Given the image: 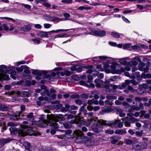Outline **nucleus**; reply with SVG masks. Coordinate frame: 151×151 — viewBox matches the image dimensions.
I'll return each mask as SVG.
<instances>
[{
	"label": "nucleus",
	"mask_w": 151,
	"mask_h": 151,
	"mask_svg": "<svg viewBox=\"0 0 151 151\" xmlns=\"http://www.w3.org/2000/svg\"><path fill=\"white\" fill-rule=\"evenodd\" d=\"M46 118L47 120L45 119L44 117L41 116L39 118L40 120L38 121H37L35 123L37 126L41 127H45L49 125L52 126V127L54 129L58 128V124L55 122L58 121L56 116L55 115H47Z\"/></svg>",
	"instance_id": "f257e3e1"
},
{
	"label": "nucleus",
	"mask_w": 151,
	"mask_h": 151,
	"mask_svg": "<svg viewBox=\"0 0 151 151\" xmlns=\"http://www.w3.org/2000/svg\"><path fill=\"white\" fill-rule=\"evenodd\" d=\"M90 59H91V60L89 61L92 63L98 64L102 63L101 60L105 61L107 60V61L103 62L104 66H109L108 65L109 63H112L113 65H117V63L114 62V61L116 60V59L110 58L106 56H96L90 58Z\"/></svg>",
	"instance_id": "f03ea898"
},
{
	"label": "nucleus",
	"mask_w": 151,
	"mask_h": 151,
	"mask_svg": "<svg viewBox=\"0 0 151 151\" xmlns=\"http://www.w3.org/2000/svg\"><path fill=\"white\" fill-rule=\"evenodd\" d=\"M22 129L21 130L18 129L14 127H11L9 128L11 134H15L18 133L19 136L24 137L29 133L30 130L28 128L29 127L26 125H23L22 127Z\"/></svg>",
	"instance_id": "7ed1b4c3"
},
{
	"label": "nucleus",
	"mask_w": 151,
	"mask_h": 151,
	"mask_svg": "<svg viewBox=\"0 0 151 151\" xmlns=\"http://www.w3.org/2000/svg\"><path fill=\"white\" fill-rule=\"evenodd\" d=\"M32 73L33 75H36L39 76H40L42 74H43L44 75V78L46 79L45 81L49 82L52 81L53 79V78L55 76V72H52L49 74L46 70L40 71L35 70L32 71Z\"/></svg>",
	"instance_id": "20e7f679"
},
{
	"label": "nucleus",
	"mask_w": 151,
	"mask_h": 151,
	"mask_svg": "<svg viewBox=\"0 0 151 151\" xmlns=\"http://www.w3.org/2000/svg\"><path fill=\"white\" fill-rule=\"evenodd\" d=\"M80 30H87V32L85 33L86 34L96 36L102 37L105 36L106 34V32L104 30H99L97 31L93 28H89L87 29L86 28H80Z\"/></svg>",
	"instance_id": "39448f33"
},
{
	"label": "nucleus",
	"mask_w": 151,
	"mask_h": 151,
	"mask_svg": "<svg viewBox=\"0 0 151 151\" xmlns=\"http://www.w3.org/2000/svg\"><path fill=\"white\" fill-rule=\"evenodd\" d=\"M119 121V120H114L111 121H105L101 120L100 123H103L104 125L108 126L112 128H117L118 122Z\"/></svg>",
	"instance_id": "423d86ee"
},
{
	"label": "nucleus",
	"mask_w": 151,
	"mask_h": 151,
	"mask_svg": "<svg viewBox=\"0 0 151 151\" xmlns=\"http://www.w3.org/2000/svg\"><path fill=\"white\" fill-rule=\"evenodd\" d=\"M96 67V68L99 71H105L107 73H116V71L117 70H115L116 67Z\"/></svg>",
	"instance_id": "0eeeda50"
},
{
	"label": "nucleus",
	"mask_w": 151,
	"mask_h": 151,
	"mask_svg": "<svg viewBox=\"0 0 151 151\" xmlns=\"http://www.w3.org/2000/svg\"><path fill=\"white\" fill-rule=\"evenodd\" d=\"M100 120L96 124H94L92 126L91 128L94 132H102V125H104L103 123H100Z\"/></svg>",
	"instance_id": "6e6552de"
},
{
	"label": "nucleus",
	"mask_w": 151,
	"mask_h": 151,
	"mask_svg": "<svg viewBox=\"0 0 151 151\" xmlns=\"http://www.w3.org/2000/svg\"><path fill=\"white\" fill-rule=\"evenodd\" d=\"M0 72L8 73L10 74L11 75L12 74H16V72L15 71L13 70L12 69H7V67H0Z\"/></svg>",
	"instance_id": "1a4fd4ad"
},
{
	"label": "nucleus",
	"mask_w": 151,
	"mask_h": 151,
	"mask_svg": "<svg viewBox=\"0 0 151 151\" xmlns=\"http://www.w3.org/2000/svg\"><path fill=\"white\" fill-rule=\"evenodd\" d=\"M91 68L87 71V73L91 74L93 72L96 71V73L98 77L100 79H102L104 77V75L103 73H99L97 71H96L95 69L93 68V67H90Z\"/></svg>",
	"instance_id": "9d476101"
},
{
	"label": "nucleus",
	"mask_w": 151,
	"mask_h": 151,
	"mask_svg": "<svg viewBox=\"0 0 151 151\" xmlns=\"http://www.w3.org/2000/svg\"><path fill=\"white\" fill-rule=\"evenodd\" d=\"M81 113H79L78 116H76L75 120H71L70 122L71 124H73L74 123L78 124L81 122L82 121L81 119L83 117L82 116H81Z\"/></svg>",
	"instance_id": "9b49d317"
},
{
	"label": "nucleus",
	"mask_w": 151,
	"mask_h": 151,
	"mask_svg": "<svg viewBox=\"0 0 151 151\" xmlns=\"http://www.w3.org/2000/svg\"><path fill=\"white\" fill-rule=\"evenodd\" d=\"M17 94L22 97H28L30 96V94L29 91H17L16 92Z\"/></svg>",
	"instance_id": "f8f14e48"
},
{
	"label": "nucleus",
	"mask_w": 151,
	"mask_h": 151,
	"mask_svg": "<svg viewBox=\"0 0 151 151\" xmlns=\"http://www.w3.org/2000/svg\"><path fill=\"white\" fill-rule=\"evenodd\" d=\"M23 114H24V116H23L26 117V118H24L25 119L29 120H32L34 119L35 116H34L33 113L32 112H30L27 114L25 113H24Z\"/></svg>",
	"instance_id": "ddd939ff"
},
{
	"label": "nucleus",
	"mask_w": 151,
	"mask_h": 151,
	"mask_svg": "<svg viewBox=\"0 0 151 151\" xmlns=\"http://www.w3.org/2000/svg\"><path fill=\"white\" fill-rule=\"evenodd\" d=\"M56 65L58 66H65V65H72V66H80L81 65L76 64H71L70 63H63V62H58L56 63Z\"/></svg>",
	"instance_id": "4468645a"
},
{
	"label": "nucleus",
	"mask_w": 151,
	"mask_h": 151,
	"mask_svg": "<svg viewBox=\"0 0 151 151\" xmlns=\"http://www.w3.org/2000/svg\"><path fill=\"white\" fill-rule=\"evenodd\" d=\"M50 32L40 31L38 32L37 33L36 35L37 36L41 37H48L49 36V35H50Z\"/></svg>",
	"instance_id": "2eb2a0df"
},
{
	"label": "nucleus",
	"mask_w": 151,
	"mask_h": 151,
	"mask_svg": "<svg viewBox=\"0 0 151 151\" xmlns=\"http://www.w3.org/2000/svg\"><path fill=\"white\" fill-rule=\"evenodd\" d=\"M73 133L75 134L77 139H81L83 138V134L81 131L78 130H76L73 132Z\"/></svg>",
	"instance_id": "dca6fc26"
},
{
	"label": "nucleus",
	"mask_w": 151,
	"mask_h": 151,
	"mask_svg": "<svg viewBox=\"0 0 151 151\" xmlns=\"http://www.w3.org/2000/svg\"><path fill=\"white\" fill-rule=\"evenodd\" d=\"M122 121L125 124V125L127 127H130V124L131 122L129 118L124 117L122 119Z\"/></svg>",
	"instance_id": "f3484780"
},
{
	"label": "nucleus",
	"mask_w": 151,
	"mask_h": 151,
	"mask_svg": "<svg viewBox=\"0 0 151 151\" xmlns=\"http://www.w3.org/2000/svg\"><path fill=\"white\" fill-rule=\"evenodd\" d=\"M94 82L95 83L96 86L99 88L101 87L104 83L102 80L98 78L95 79Z\"/></svg>",
	"instance_id": "a211bd4d"
},
{
	"label": "nucleus",
	"mask_w": 151,
	"mask_h": 151,
	"mask_svg": "<svg viewBox=\"0 0 151 151\" xmlns=\"http://www.w3.org/2000/svg\"><path fill=\"white\" fill-rule=\"evenodd\" d=\"M55 73V75L60 74L62 76H63L64 75H65L66 76H69L72 73L70 72L65 70L64 71L56 72V73Z\"/></svg>",
	"instance_id": "6ab92c4d"
},
{
	"label": "nucleus",
	"mask_w": 151,
	"mask_h": 151,
	"mask_svg": "<svg viewBox=\"0 0 151 151\" xmlns=\"http://www.w3.org/2000/svg\"><path fill=\"white\" fill-rule=\"evenodd\" d=\"M78 83L79 84L81 85H83L88 87L94 88L95 87V85L94 83H90V85H89L83 80L80 81Z\"/></svg>",
	"instance_id": "aec40b11"
},
{
	"label": "nucleus",
	"mask_w": 151,
	"mask_h": 151,
	"mask_svg": "<svg viewBox=\"0 0 151 151\" xmlns=\"http://www.w3.org/2000/svg\"><path fill=\"white\" fill-rule=\"evenodd\" d=\"M24 116V114H21L20 112H17L16 114H12L13 116L14 117V118H13V120L17 121L18 120L19 117L20 116L22 117Z\"/></svg>",
	"instance_id": "412c9836"
},
{
	"label": "nucleus",
	"mask_w": 151,
	"mask_h": 151,
	"mask_svg": "<svg viewBox=\"0 0 151 151\" xmlns=\"http://www.w3.org/2000/svg\"><path fill=\"white\" fill-rule=\"evenodd\" d=\"M134 60H136L137 61L134 60H132L131 63L134 65H136L138 64V63L141 62V60L140 58L138 56H136L133 59Z\"/></svg>",
	"instance_id": "4be33fe9"
},
{
	"label": "nucleus",
	"mask_w": 151,
	"mask_h": 151,
	"mask_svg": "<svg viewBox=\"0 0 151 151\" xmlns=\"http://www.w3.org/2000/svg\"><path fill=\"white\" fill-rule=\"evenodd\" d=\"M88 115L89 116L93 117L88 120V122L89 124L94 121L95 122L98 119L97 117L94 118V114L92 112H89L88 114Z\"/></svg>",
	"instance_id": "5701e85b"
},
{
	"label": "nucleus",
	"mask_w": 151,
	"mask_h": 151,
	"mask_svg": "<svg viewBox=\"0 0 151 151\" xmlns=\"http://www.w3.org/2000/svg\"><path fill=\"white\" fill-rule=\"evenodd\" d=\"M130 70L131 68L130 67H125L124 68L123 67H121L120 68V69H117V70H116V73L120 74L122 72H124L125 70L129 71Z\"/></svg>",
	"instance_id": "b1692460"
},
{
	"label": "nucleus",
	"mask_w": 151,
	"mask_h": 151,
	"mask_svg": "<svg viewBox=\"0 0 151 151\" xmlns=\"http://www.w3.org/2000/svg\"><path fill=\"white\" fill-rule=\"evenodd\" d=\"M21 30L25 32L29 31L31 30V25L30 24L24 25L23 27H21Z\"/></svg>",
	"instance_id": "393cba45"
},
{
	"label": "nucleus",
	"mask_w": 151,
	"mask_h": 151,
	"mask_svg": "<svg viewBox=\"0 0 151 151\" xmlns=\"http://www.w3.org/2000/svg\"><path fill=\"white\" fill-rule=\"evenodd\" d=\"M129 58V57H126L125 58L121 59H116V60H120V63L122 65H128L129 63L128 62L126 61V60H128V58Z\"/></svg>",
	"instance_id": "a878e982"
},
{
	"label": "nucleus",
	"mask_w": 151,
	"mask_h": 151,
	"mask_svg": "<svg viewBox=\"0 0 151 151\" xmlns=\"http://www.w3.org/2000/svg\"><path fill=\"white\" fill-rule=\"evenodd\" d=\"M85 143L87 146H91L94 144V141L93 140L88 139L85 140Z\"/></svg>",
	"instance_id": "bb28decb"
},
{
	"label": "nucleus",
	"mask_w": 151,
	"mask_h": 151,
	"mask_svg": "<svg viewBox=\"0 0 151 151\" xmlns=\"http://www.w3.org/2000/svg\"><path fill=\"white\" fill-rule=\"evenodd\" d=\"M1 73L0 74V78L5 81H7L9 80L10 78L8 75H5L4 73Z\"/></svg>",
	"instance_id": "cd10ccee"
},
{
	"label": "nucleus",
	"mask_w": 151,
	"mask_h": 151,
	"mask_svg": "<svg viewBox=\"0 0 151 151\" xmlns=\"http://www.w3.org/2000/svg\"><path fill=\"white\" fill-rule=\"evenodd\" d=\"M47 20L48 21L55 22H59L61 20L58 17H51L50 16H48Z\"/></svg>",
	"instance_id": "c85d7f7f"
},
{
	"label": "nucleus",
	"mask_w": 151,
	"mask_h": 151,
	"mask_svg": "<svg viewBox=\"0 0 151 151\" xmlns=\"http://www.w3.org/2000/svg\"><path fill=\"white\" fill-rule=\"evenodd\" d=\"M119 138V137L117 135L111 137L112 139L111 141V143L113 144H116L118 141Z\"/></svg>",
	"instance_id": "c756f323"
},
{
	"label": "nucleus",
	"mask_w": 151,
	"mask_h": 151,
	"mask_svg": "<svg viewBox=\"0 0 151 151\" xmlns=\"http://www.w3.org/2000/svg\"><path fill=\"white\" fill-rule=\"evenodd\" d=\"M115 133L116 134L123 135L127 133V132L125 129H117L115 131Z\"/></svg>",
	"instance_id": "7c9ffc66"
},
{
	"label": "nucleus",
	"mask_w": 151,
	"mask_h": 151,
	"mask_svg": "<svg viewBox=\"0 0 151 151\" xmlns=\"http://www.w3.org/2000/svg\"><path fill=\"white\" fill-rule=\"evenodd\" d=\"M133 149L137 150H141L140 145L139 143H133L132 146Z\"/></svg>",
	"instance_id": "2f4dec72"
},
{
	"label": "nucleus",
	"mask_w": 151,
	"mask_h": 151,
	"mask_svg": "<svg viewBox=\"0 0 151 151\" xmlns=\"http://www.w3.org/2000/svg\"><path fill=\"white\" fill-rule=\"evenodd\" d=\"M146 91V90L145 88L142 87H140L139 86V88L137 90V92L139 95H141L142 94L145 93Z\"/></svg>",
	"instance_id": "473e14b6"
},
{
	"label": "nucleus",
	"mask_w": 151,
	"mask_h": 151,
	"mask_svg": "<svg viewBox=\"0 0 151 151\" xmlns=\"http://www.w3.org/2000/svg\"><path fill=\"white\" fill-rule=\"evenodd\" d=\"M11 140L9 138L3 139L0 141V143L1 145L3 146L5 144L9 143Z\"/></svg>",
	"instance_id": "72a5a7b5"
},
{
	"label": "nucleus",
	"mask_w": 151,
	"mask_h": 151,
	"mask_svg": "<svg viewBox=\"0 0 151 151\" xmlns=\"http://www.w3.org/2000/svg\"><path fill=\"white\" fill-rule=\"evenodd\" d=\"M24 146L27 150L29 151H31L30 148H31V145L30 143L27 142H25L24 143Z\"/></svg>",
	"instance_id": "f704fd0d"
},
{
	"label": "nucleus",
	"mask_w": 151,
	"mask_h": 151,
	"mask_svg": "<svg viewBox=\"0 0 151 151\" xmlns=\"http://www.w3.org/2000/svg\"><path fill=\"white\" fill-rule=\"evenodd\" d=\"M69 30L68 29H57L56 30H52L50 31H49L48 32H50V33H49L50 35H49V36H50L51 35V33H56L60 32H64V31H67Z\"/></svg>",
	"instance_id": "c9c22d12"
},
{
	"label": "nucleus",
	"mask_w": 151,
	"mask_h": 151,
	"mask_svg": "<svg viewBox=\"0 0 151 151\" xmlns=\"http://www.w3.org/2000/svg\"><path fill=\"white\" fill-rule=\"evenodd\" d=\"M131 83V80H127L125 81V83H123L121 86H122L121 88L124 89L126 87V85H129Z\"/></svg>",
	"instance_id": "e433bc0d"
},
{
	"label": "nucleus",
	"mask_w": 151,
	"mask_h": 151,
	"mask_svg": "<svg viewBox=\"0 0 151 151\" xmlns=\"http://www.w3.org/2000/svg\"><path fill=\"white\" fill-rule=\"evenodd\" d=\"M82 67H78L77 68L76 67H71V69L73 71H76L78 72H81Z\"/></svg>",
	"instance_id": "4c0bfd02"
},
{
	"label": "nucleus",
	"mask_w": 151,
	"mask_h": 151,
	"mask_svg": "<svg viewBox=\"0 0 151 151\" xmlns=\"http://www.w3.org/2000/svg\"><path fill=\"white\" fill-rule=\"evenodd\" d=\"M132 45L130 44L126 43L124 45L123 47L124 49L131 50Z\"/></svg>",
	"instance_id": "58836bf2"
},
{
	"label": "nucleus",
	"mask_w": 151,
	"mask_h": 151,
	"mask_svg": "<svg viewBox=\"0 0 151 151\" xmlns=\"http://www.w3.org/2000/svg\"><path fill=\"white\" fill-rule=\"evenodd\" d=\"M139 70L141 71H144L145 73H146L149 70L148 67H138Z\"/></svg>",
	"instance_id": "ea45409f"
},
{
	"label": "nucleus",
	"mask_w": 151,
	"mask_h": 151,
	"mask_svg": "<svg viewBox=\"0 0 151 151\" xmlns=\"http://www.w3.org/2000/svg\"><path fill=\"white\" fill-rule=\"evenodd\" d=\"M9 107L8 106L3 104H1L0 106V110L2 109L4 111H7L9 110Z\"/></svg>",
	"instance_id": "a19ab883"
},
{
	"label": "nucleus",
	"mask_w": 151,
	"mask_h": 151,
	"mask_svg": "<svg viewBox=\"0 0 151 151\" xmlns=\"http://www.w3.org/2000/svg\"><path fill=\"white\" fill-rule=\"evenodd\" d=\"M78 10L82 11L83 10H88L91 9V8L89 6H81L78 8Z\"/></svg>",
	"instance_id": "79ce46f5"
},
{
	"label": "nucleus",
	"mask_w": 151,
	"mask_h": 151,
	"mask_svg": "<svg viewBox=\"0 0 151 151\" xmlns=\"http://www.w3.org/2000/svg\"><path fill=\"white\" fill-rule=\"evenodd\" d=\"M140 76L139 72H136L133 74V75H132L131 76L130 78L134 79L136 78L139 76Z\"/></svg>",
	"instance_id": "37998d69"
},
{
	"label": "nucleus",
	"mask_w": 151,
	"mask_h": 151,
	"mask_svg": "<svg viewBox=\"0 0 151 151\" xmlns=\"http://www.w3.org/2000/svg\"><path fill=\"white\" fill-rule=\"evenodd\" d=\"M72 131L71 130L68 129L66 130L65 131V135L66 136H67L68 137H69V138H70L71 137L70 136V137L69 135L72 133Z\"/></svg>",
	"instance_id": "c03bdc74"
},
{
	"label": "nucleus",
	"mask_w": 151,
	"mask_h": 151,
	"mask_svg": "<svg viewBox=\"0 0 151 151\" xmlns=\"http://www.w3.org/2000/svg\"><path fill=\"white\" fill-rule=\"evenodd\" d=\"M140 144L141 150L145 149L147 147V144L145 142H143L141 143H140Z\"/></svg>",
	"instance_id": "a18cd8bd"
},
{
	"label": "nucleus",
	"mask_w": 151,
	"mask_h": 151,
	"mask_svg": "<svg viewBox=\"0 0 151 151\" xmlns=\"http://www.w3.org/2000/svg\"><path fill=\"white\" fill-rule=\"evenodd\" d=\"M106 98L108 100H111L112 99H116L117 97L116 96L113 95H107L106 96Z\"/></svg>",
	"instance_id": "49530a36"
},
{
	"label": "nucleus",
	"mask_w": 151,
	"mask_h": 151,
	"mask_svg": "<svg viewBox=\"0 0 151 151\" xmlns=\"http://www.w3.org/2000/svg\"><path fill=\"white\" fill-rule=\"evenodd\" d=\"M124 142L127 145H131L133 143V141L129 139H126L124 140Z\"/></svg>",
	"instance_id": "de8ad7c7"
},
{
	"label": "nucleus",
	"mask_w": 151,
	"mask_h": 151,
	"mask_svg": "<svg viewBox=\"0 0 151 151\" xmlns=\"http://www.w3.org/2000/svg\"><path fill=\"white\" fill-rule=\"evenodd\" d=\"M111 35L113 37H115L116 38H119L120 37V35L119 34L116 32H112Z\"/></svg>",
	"instance_id": "09e8293b"
},
{
	"label": "nucleus",
	"mask_w": 151,
	"mask_h": 151,
	"mask_svg": "<svg viewBox=\"0 0 151 151\" xmlns=\"http://www.w3.org/2000/svg\"><path fill=\"white\" fill-rule=\"evenodd\" d=\"M40 39H32V41L34 44H38L40 43Z\"/></svg>",
	"instance_id": "8fccbe9b"
},
{
	"label": "nucleus",
	"mask_w": 151,
	"mask_h": 151,
	"mask_svg": "<svg viewBox=\"0 0 151 151\" xmlns=\"http://www.w3.org/2000/svg\"><path fill=\"white\" fill-rule=\"evenodd\" d=\"M0 19H7L8 20H10L13 22H15V20L14 19L12 18H9L8 17H0Z\"/></svg>",
	"instance_id": "3c124183"
},
{
	"label": "nucleus",
	"mask_w": 151,
	"mask_h": 151,
	"mask_svg": "<svg viewBox=\"0 0 151 151\" xmlns=\"http://www.w3.org/2000/svg\"><path fill=\"white\" fill-rule=\"evenodd\" d=\"M61 2L64 3L70 4L72 3L73 1L72 0H62Z\"/></svg>",
	"instance_id": "603ef678"
},
{
	"label": "nucleus",
	"mask_w": 151,
	"mask_h": 151,
	"mask_svg": "<svg viewBox=\"0 0 151 151\" xmlns=\"http://www.w3.org/2000/svg\"><path fill=\"white\" fill-rule=\"evenodd\" d=\"M55 136H56V137L58 138H60V139H63L64 138H65V137L68 138H70L69 137H68L67 136H66V135H65V134L60 135H56Z\"/></svg>",
	"instance_id": "864d4df0"
},
{
	"label": "nucleus",
	"mask_w": 151,
	"mask_h": 151,
	"mask_svg": "<svg viewBox=\"0 0 151 151\" xmlns=\"http://www.w3.org/2000/svg\"><path fill=\"white\" fill-rule=\"evenodd\" d=\"M20 108L21 109L20 111H19V112H20L21 114H24V113H23L22 112L25 110V106L24 105H22L21 106Z\"/></svg>",
	"instance_id": "5fc2aeb1"
},
{
	"label": "nucleus",
	"mask_w": 151,
	"mask_h": 151,
	"mask_svg": "<svg viewBox=\"0 0 151 151\" xmlns=\"http://www.w3.org/2000/svg\"><path fill=\"white\" fill-rule=\"evenodd\" d=\"M25 62L24 61H22L14 63V65H17V66H18L20 65L21 64H25Z\"/></svg>",
	"instance_id": "6e6d98bb"
},
{
	"label": "nucleus",
	"mask_w": 151,
	"mask_h": 151,
	"mask_svg": "<svg viewBox=\"0 0 151 151\" xmlns=\"http://www.w3.org/2000/svg\"><path fill=\"white\" fill-rule=\"evenodd\" d=\"M137 6L139 9L140 10H142L143 9V8H145L146 7H148L149 6L148 5H146L145 6V7H144L142 5L138 4L137 5Z\"/></svg>",
	"instance_id": "4d7b16f0"
},
{
	"label": "nucleus",
	"mask_w": 151,
	"mask_h": 151,
	"mask_svg": "<svg viewBox=\"0 0 151 151\" xmlns=\"http://www.w3.org/2000/svg\"><path fill=\"white\" fill-rule=\"evenodd\" d=\"M79 97L80 95L78 94L75 93L71 95L70 96V98L72 99H76L78 98Z\"/></svg>",
	"instance_id": "13d9d810"
},
{
	"label": "nucleus",
	"mask_w": 151,
	"mask_h": 151,
	"mask_svg": "<svg viewBox=\"0 0 151 151\" xmlns=\"http://www.w3.org/2000/svg\"><path fill=\"white\" fill-rule=\"evenodd\" d=\"M129 118L130 119L131 123L136 122L137 121V119L134 117H131Z\"/></svg>",
	"instance_id": "bf43d9fd"
},
{
	"label": "nucleus",
	"mask_w": 151,
	"mask_h": 151,
	"mask_svg": "<svg viewBox=\"0 0 151 151\" xmlns=\"http://www.w3.org/2000/svg\"><path fill=\"white\" fill-rule=\"evenodd\" d=\"M140 87H142L143 88H145V89H147L148 88V86L147 84L143 83L141 85H139Z\"/></svg>",
	"instance_id": "052dcab7"
},
{
	"label": "nucleus",
	"mask_w": 151,
	"mask_h": 151,
	"mask_svg": "<svg viewBox=\"0 0 151 151\" xmlns=\"http://www.w3.org/2000/svg\"><path fill=\"white\" fill-rule=\"evenodd\" d=\"M81 112H80L79 113H81V116H82L83 117L82 118H83V116L81 115V114H83L84 115L86 116V115L87 114V111L86 109H85L84 110H83L82 111H81Z\"/></svg>",
	"instance_id": "680f3d73"
},
{
	"label": "nucleus",
	"mask_w": 151,
	"mask_h": 151,
	"mask_svg": "<svg viewBox=\"0 0 151 151\" xmlns=\"http://www.w3.org/2000/svg\"><path fill=\"white\" fill-rule=\"evenodd\" d=\"M21 5L22 6H24V8L28 9L29 10L31 9V6L29 5L22 4H21Z\"/></svg>",
	"instance_id": "e2e57ef3"
},
{
	"label": "nucleus",
	"mask_w": 151,
	"mask_h": 151,
	"mask_svg": "<svg viewBox=\"0 0 151 151\" xmlns=\"http://www.w3.org/2000/svg\"><path fill=\"white\" fill-rule=\"evenodd\" d=\"M75 102L77 104H78L79 105H82L83 104L82 101L80 99H77L75 100Z\"/></svg>",
	"instance_id": "0e129e2a"
},
{
	"label": "nucleus",
	"mask_w": 151,
	"mask_h": 151,
	"mask_svg": "<svg viewBox=\"0 0 151 151\" xmlns=\"http://www.w3.org/2000/svg\"><path fill=\"white\" fill-rule=\"evenodd\" d=\"M80 97H81L83 98L87 99L89 97V96L88 94H83L80 95Z\"/></svg>",
	"instance_id": "69168bd1"
},
{
	"label": "nucleus",
	"mask_w": 151,
	"mask_h": 151,
	"mask_svg": "<svg viewBox=\"0 0 151 151\" xmlns=\"http://www.w3.org/2000/svg\"><path fill=\"white\" fill-rule=\"evenodd\" d=\"M121 87L122 86H121V85H119V86H117L115 85H112L113 88L114 89H116L117 88H119L120 89H123V88H121Z\"/></svg>",
	"instance_id": "338daca9"
},
{
	"label": "nucleus",
	"mask_w": 151,
	"mask_h": 151,
	"mask_svg": "<svg viewBox=\"0 0 151 151\" xmlns=\"http://www.w3.org/2000/svg\"><path fill=\"white\" fill-rule=\"evenodd\" d=\"M87 77L88 79V82L90 83L91 82H92V80L93 78L92 76L89 75Z\"/></svg>",
	"instance_id": "774afa93"
}]
</instances>
